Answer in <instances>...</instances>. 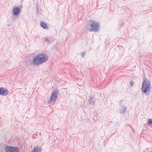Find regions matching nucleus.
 Instances as JSON below:
<instances>
[{
    "instance_id": "nucleus-1",
    "label": "nucleus",
    "mask_w": 152,
    "mask_h": 152,
    "mask_svg": "<svg viewBox=\"0 0 152 152\" xmlns=\"http://www.w3.org/2000/svg\"><path fill=\"white\" fill-rule=\"evenodd\" d=\"M48 57L45 53H40L34 57L32 61L33 63L35 65H39L46 61Z\"/></svg>"
},
{
    "instance_id": "nucleus-5",
    "label": "nucleus",
    "mask_w": 152,
    "mask_h": 152,
    "mask_svg": "<svg viewBox=\"0 0 152 152\" xmlns=\"http://www.w3.org/2000/svg\"><path fill=\"white\" fill-rule=\"evenodd\" d=\"M6 152H18L19 149L17 148L10 146L5 147Z\"/></svg>"
},
{
    "instance_id": "nucleus-14",
    "label": "nucleus",
    "mask_w": 152,
    "mask_h": 152,
    "mask_svg": "<svg viewBox=\"0 0 152 152\" xmlns=\"http://www.w3.org/2000/svg\"><path fill=\"white\" fill-rule=\"evenodd\" d=\"M148 123L149 124H150L151 125L152 124V119H150L149 120Z\"/></svg>"
},
{
    "instance_id": "nucleus-9",
    "label": "nucleus",
    "mask_w": 152,
    "mask_h": 152,
    "mask_svg": "<svg viewBox=\"0 0 152 152\" xmlns=\"http://www.w3.org/2000/svg\"><path fill=\"white\" fill-rule=\"evenodd\" d=\"M42 150L41 147L39 146H36L34 148L32 152H41Z\"/></svg>"
},
{
    "instance_id": "nucleus-8",
    "label": "nucleus",
    "mask_w": 152,
    "mask_h": 152,
    "mask_svg": "<svg viewBox=\"0 0 152 152\" xmlns=\"http://www.w3.org/2000/svg\"><path fill=\"white\" fill-rule=\"evenodd\" d=\"M13 15H18L20 12L19 8L18 7H15L12 10Z\"/></svg>"
},
{
    "instance_id": "nucleus-11",
    "label": "nucleus",
    "mask_w": 152,
    "mask_h": 152,
    "mask_svg": "<svg viewBox=\"0 0 152 152\" xmlns=\"http://www.w3.org/2000/svg\"><path fill=\"white\" fill-rule=\"evenodd\" d=\"M45 41L49 43L51 42L52 41H53V39L51 37L49 38H46L45 39Z\"/></svg>"
},
{
    "instance_id": "nucleus-12",
    "label": "nucleus",
    "mask_w": 152,
    "mask_h": 152,
    "mask_svg": "<svg viewBox=\"0 0 152 152\" xmlns=\"http://www.w3.org/2000/svg\"><path fill=\"white\" fill-rule=\"evenodd\" d=\"M126 111V107H123V108L121 110L120 113H125Z\"/></svg>"
},
{
    "instance_id": "nucleus-3",
    "label": "nucleus",
    "mask_w": 152,
    "mask_h": 152,
    "mask_svg": "<svg viewBox=\"0 0 152 152\" xmlns=\"http://www.w3.org/2000/svg\"><path fill=\"white\" fill-rule=\"evenodd\" d=\"M151 82L146 79L144 80L142 83V92L146 93L149 92L151 89Z\"/></svg>"
},
{
    "instance_id": "nucleus-15",
    "label": "nucleus",
    "mask_w": 152,
    "mask_h": 152,
    "mask_svg": "<svg viewBox=\"0 0 152 152\" xmlns=\"http://www.w3.org/2000/svg\"><path fill=\"white\" fill-rule=\"evenodd\" d=\"M130 83L131 86L132 87L134 84V83L133 81H131Z\"/></svg>"
},
{
    "instance_id": "nucleus-6",
    "label": "nucleus",
    "mask_w": 152,
    "mask_h": 152,
    "mask_svg": "<svg viewBox=\"0 0 152 152\" xmlns=\"http://www.w3.org/2000/svg\"><path fill=\"white\" fill-rule=\"evenodd\" d=\"M8 94V90L3 87H0V95L2 96H6Z\"/></svg>"
},
{
    "instance_id": "nucleus-10",
    "label": "nucleus",
    "mask_w": 152,
    "mask_h": 152,
    "mask_svg": "<svg viewBox=\"0 0 152 152\" xmlns=\"http://www.w3.org/2000/svg\"><path fill=\"white\" fill-rule=\"evenodd\" d=\"M40 25L44 29H47L48 27V25L46 24V23L43 22H41Z\"/></svg>"
},
{
    "instance_id": "nucleus-13",
    "label": "nucleus",
    "mask_w": 152,
    "mask_h": 152,
    "mask_svg": "<svg viewBox=\"0 0 152 152\" xmlns=\"http://www.w3.org/2000/svg\"><path fill=\"white\" fill-rule=\"evenodd\" d=\"M86 53V52H85V51L83 52L82 53V57H84L85 56Z\"/></svg>"
},
{
    "instance_id": "nucleus-4",
    "label": "nucleus",
    "mask_w": 152,
    "mask_h": 152,
    "mask_svg": "<svg viewBox=\"0 0 152 152\" xmlns=\"http://www.w3.org/2000/svg\"><path fill=\"white\" fill-rule=\"evenodd\" d=\"M58 95V91L57 90H54L51 95L50 99L48 102L49 104H50L55 102L56 100Z\"/></svg>"
},
{
    "instance_id": "nucleus-2",
    "label": "nucleus",
    "mask_w": 152,
    "mask_h": 152,
    "mask_svg": "<svg viewBox=\"0 0 152 152\" xmlns=\"http://www.w3.org/2000/svg\"><path fill=\"white\" fill-rule=\"evenodd\" d=\"M99 26V24L98 22L91 21L86 25L85 28L91 31L98 32L100 30Z\"/></svg>"
},
{
    "instance_id": "nucleus-7",
    "label": "nucleus",
    "mask_w": 152,
    "mask_h": 152,
    "mask_svg": "<svg viewBox=\"0 0 152 152\" xmlns=\"http://www.w3.org/2000/svg\"><path fill=\"white\" fill-rule=\"evenodd\" d=\"M95 99L93 96H90L88 100V104L90 105L93 106L95 104Z\"/></svg>"
}]
</instances>
